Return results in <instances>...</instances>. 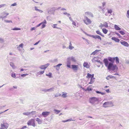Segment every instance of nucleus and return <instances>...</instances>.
<instances>
[{
    "mask_svg": "<svg viewBox=\"0 0 129 129\" xmlns=\"http://www.w3.org/2000/svg\"><path fill=\"white\" fill-rule=\"evenodd\" d=\"M52 74L51 73H49L48 74H46V76L49 77L50 78H51L52 77Z\"/></svg>",
    "mask_w": 129,
    "mask_h": 129,
    "instance_id": "nucleus-44",
    "label": "nucleus"
},
{
    "mask_svg": "<svg viewBox=\"0 0 129 129\" xmlns=\"http://www.w3.org/2000/svg\"><path fill=\"white\" fill-rule=\"evenodd\" d=\"M126 16L128 18H129V10H127V12Z\"/></svg>",
    "mask_w": 129,
    "mask_h": 129,
    "instance_id": "nucleus-53",
    "label": "nucleus"
},
{
    "mask_svg": "<svg viewBox=\"0 0 129 129\" xmlns=\"http://www.w3.org/2000/svg\"><path fill=\"white\" fill-rule=\"evenodd\" d=\"M103 25L104 26H105L106 27H107L108 26V23L106 22H104V23L103 24Z\"/></svg>",
    "mask_w": 129,
    "mask_h": 129,
    "instance_id": "nucleus-34",
    "label": "nucleus"
},
{
    "mask_svg": "<svg viewBox=\"0 0 129 129\" xmlns=\"http://www.w3.org/2000/svg\"><path fill=\"white\" fill-rule=\"evenodd\" d=\"M71 61L74 62H76V60L75 57H69Z\"/></svg>",
    "mask_w": 129,
    "mask_h": 129,
    "instance_id": "nucleus-25",
    "label": "nucleus"
},
{
    "mask_svg": "<svg viewBox=\"0 0 129 129\" xmlns=\"http://www.w3.org/2000/svg\"><path fill=\"white\" fill-rule=\"evenodd\" d=\"M120 43L121 44L124 46L126 47H128L129 46L128 44L126 42L123 41L121 42L120 41Z\"/></svg>",
    "mask_w": 129,
    "mask_h": 129,
    "instance_id": "nucleus-13",
    "label": "nucleus"
},
{
    "mask_svg": "<svg viewBox=\"0 0 129 129\" xmlns=\"http://www.w3.org/2000/svg\"><path fill=\"white\" fill-rule=\"evenodd\" d=\"M104 62L105 64V66L108 69L109 71L112 70L114 71L117 67L116 64L113 65V63L109 62L107 59H104Z\"/></svg>",
    "mask_w": 129,
    "mask_h": 129,
    "instance_id": "nucleus-1",
    "label": "nucleus"
},
{
    "mask_svg": "<svg viewBox=\"0 0 129 129\" xmlns=\"http://www.w3.org/2000/svg\"><path fill=\"white\" fill-rule=\"evenodd\" d=\"M20 29H21L20 28H15L11 29V30H20Z\"/></svg>",
    "mask_w": 129,
    "mask_h": 129,
    "instance_id": "nucleus-46",
    "label": "nucleus"
},
{
    "mask_svg": "<svg viewBox=\"0 0 129 129\" xmlns=\"http://www.w3.org/2000/svg\"><path fill=\"white\" fill-rule=\"evenodd\" d=\"M36 27H32L31 28V31H33V30H35L36 29Z\"/></svg>",
    "mask_w": 129,
    "mask_h": 129,
    "instance_id": "nucleus-63",
    "label": "nucleus"
},
{
    "mask_svg": "<svg viewBox=\"0 0 129 129\" xmlns=\"http://www.w3.org/2000/svg\"><path fill=\"white\" fill-rule=\"evenodd\" d=\"M62 65V64L59 63L55 66H54V67L57 70H58L60 69V67Z\"/></svg>",
    "mask_w": 129,
    "mask_h": 129,
    "instance_id": "nucleus-15",
    "label": "nucleus"
},
{
    "mask_svg": "<svg viewBox=\"0 0 129 129\" xmlns=\"http://www.w3.org/2000/svg\"><path fill=\"white\" fill-rule=\"evenodd\" d=\"M23 115L28 116L30 114V112H27L23 113Z\"/></svg>",
    "mask_w": 129,
    "mask_h": 129,
    "instance_id": "nucleus-32",
    "label": "nucleus"
},
{
    "mask_svg": "<svg viewBox=\"0 0 129 129\" xmlns=\"http://www.w3.org/2000/svg\"><path fill=\"white\" fill-rule=\"evenodd\" d=\"M95 78H91L90 82L89 83V84H93L95 81Z\"/></svg>",
    "mask_w": 129,
    "mask_h": 129,
    "instance_id": "nucleus-27",
    "label": "nucleus"
},
{
    "mask_svg": "<svg viewBox=\"0 0 129 129\" xmlns=\"http://www.w3.org/2000/svg\"><path fill=\"white\" fill-rule=\"evenodd\" d=\"M111 39L116 42H119L120 41V40L119 39L115 37H112L111 38Z\"/></svg>",
    "mask_w": 129,
    "mask_h": 129,
    "instance_id": "nucleus-21",
    "label": "nucleus"
},
{
    "mask_svg": "<svg viewBox=\"0 0 129 129\" xmlns=\"http://www.w3.org/2000/svg\"><path fill=\"white\" fill-rule=\"evenodd\" d=\"M4 21L7 23H12V22L11 20H4Z\"/></svg>",
    "mask_w": 129,
    "mask_h": 129,
    "instance_id": "nucleus-39",
    "label": "nucleus"
},
{
    "mask_svg": "<svg viewBox=\"0 0 129 129\" xmlns=\"http://www.w3.org/2000/svg\"><path fill=\"white\" fill-rule=\"evenodd\" d=\"M89 36L95 39H100V40H102L101 37L98 35H96V36H93L92 35H89Z\"/></svg>",
    "mask_w": 129,
    "mask_h": 129,
    "instance_id": "nucleus-10",
    "label": "nucleus"
},
{
    "mask_svg": "<svg viewBox=\"0 0 129 129\" xmlns=\"http://www.w3.org/2000/svg\"><path fill=\"white\" fill-rule=\"evenodd\" d=\"M114 105L111 102H107L104 103L103 104V106L105 108L112 107Z\"/></svg>",
    "mask_w": 129,
    "mask_h": 129,
    "instance_id": "nucleus-3",
    "label": "nucleus"
},
{
    "mask_svg": "<svg viewBox=\"0 0 129 129\" xmlns=\"http://www.w3.org/2000/svg\"><path fill=\"white\" fill-rule=\"evenodd\" d=\"M58 59L57 58H55L52 61V63H54L57 61Z\"/></svg>",
    "mask_w": 129,
    "mask_h": 129,
    "instance_id": "nucleus-49",
    "label": "nucleus"
},
{
    "mask_svg": "<svg viewBox=\"0 0 129 129\" xmlns=\"http://www.w3.org/2000/svg\"><path fill=\"white\" fill-rule=\"evenodd\" d=\"M74 48V47L73 46H69V48L70 50H72Z\"/></svg>",
    "mask_w": 129,
    "mask_h": 129,
    "instance_id": "nucleus-58",
    "label": "nucleus"
},
{
    "mask_svg": "<svg viewBox=\"0 0 129 129\" xmlns=\"http://www.w3.org/2000/svg\"><path fill=\"white\" fill-rule=\"evenodd\" d=\"M54 87H53L50 89H48V91L51 92L54 91Z\"/></svg>",
    "mask_w": 129,
    "mask_h": 129,
    "instance_id": "nucleus-30",
    "label": "nucleus"
},
{
    "mask_svg": "<svg viewBox=\"0 0 129 129\" xmlns=\"http://www.w3.org/2000/svg\"><path fill=\"white\" fill-rule=\"evenodd\" d=\"M72 68L74 71H77L78 70V66L77 65H72Z\"/></svg>",
    "mask_w": 129,
    "mask_h": 129,
    "instance_id": "nucleus-11",
    "label": "nucleus"
},
{
    "mask_svg": "<svg viewBox=\"0 0 129 129\" xmlns=\"http://www.w3.org/2000/svg\"><path fill=\"white\" fill-rule=\"evenodd\" d=\"M114 27L115 29L117 30H120L121 29L120 27L116 25H114Z\"/></svg>",
    "mask_w": 129,
    "mask_h": 129,
    "instance_id": "nucleus-26",
    "label": "nucleus"
},
{
    "mask_svg": "<svg viewBox=\"0 0 129 129\" xmlns=\"http://www.w3.org/2000/svg\"><path fill=\"white\" fill-rule=\"evenodd\" d=\"M57 24H54L53 25V27L54 28H57V29H61V30H62L61 29V28H60V27H57Z\"/></svg>",
    "mask_w": 129,
    "mask_h": 129,
    "instance_id": "nucleus-33",
    "label": "nucleus"
},
{
    "mask_svg": "<svg viewBox=\"0 0 129 129\" xmlns=\"http://www.w3.org/2000/svg\"><path fill=\"white\" fill-rule=\"evenodd\" d=\"M61 95L60 93H56L54 95V97H57L60 96Z\"/></svg>",
    "mask_w": 129,
    "mask_h": 129,
    "instance_id": "nucleus-40",
    "label": "nucleus"
},
{
    "mask_svg": "<svg viewBox=\"0 0 129 129\" xmlns=\"http://www.w3.org/2000/svg\"><path fill=\"white\" fill-rule=\"evenodd\" d=\"M36 119V121L39 124H40L42 123V121L41 119L39 118H37Z\"/></svg>",
    "mask_w": 129,
    "mask_h": 129,
    "instance_id": "nucleus-22",
    "label": "nucleus"
},
{
    "mask_svg": "<svg viewBox=\"0 0 129 129\" xmlns=\"http://www.w3.org/2000/svg\"><path fill=\"white\" fill-rule=\"evenodd\" d=\"M96 33L98 34H99L102 36V34L100 32V31L99 30H97L96 31Z\"/></svg>",
    "mask_w": 129,
    "mask_h": 129,
    "instance_id": "nucleus-48",
    "label": "nucleus"
},
{
    "mask_svg": "<svg viewBox=\"0 0 129 129\" xmlns=\"http://www.w3.org/2000/svg\"><path fill=\"white\" fill-rule=\"evenodd\" d=\"M54 8L53 7L52 8H48V13L50 14V12L51 10L52 9H54Z\"/></svg>",
    "mask_w": 129,
    "mask_h": 129,
    "instance_id": "nucleus-37",
    "label": "nucleus"
},
{
    "mask_svg": "<svg viewBox=\"0 0 129 129\" xmlns=\"http://www.w3.org/2000/svg\"><path fill=\"white\" fill-rule=\"evenodd\" d=\"M99 59L98 57H93L91 60V61L92 62H97Z\"/></svg>",
    "mask_w": 129,
    "mask_h": 129,
    "instance_id": "nucleus-14",
    "label": "nucleus"
},
{
    "mask_svg": "<svg viewBox=\"0 0 129 129\" xmlns=\"http://www.w3.org/2000/svg\"><path fill=\"white\" fill-rule=\"evenodd\" d=\"M104 26L103 24L102 23L100 24V25L99 26V27H100L101 28Z\"/></svg>",
    "mask_w": 129,
    "mask_h": 129,
    "instance_id": "nucleus-59",
    "label": "nucleus"
},
{
    "mask_svg": "<svg viewBox=\"0 0 129 129\" xmlns=\"http://www.w3.org/2000/svg\"><path fill=\"white\" fill-rule=\"evenodd\" d=\"M67 93H63L62 95H61V96L63 97V98H66L67 97Z\"/></svg>",
    "mask_w": 129,
    "mask_h": 129,
    "instance_id": "nucleus-38",
    "label": "nucleus"
},
{
    "mask_svg": "<svg viewBox=\"0 0 129 129\" xmlns=\"http://www.w3.org/2000/svg\"><path fill=\"white\" fill-rule=\"evenodd\" d=\"M34 127H35L36 126V124L35 123V121H33V122L32 123V124L31 125Z\"/></svg>",
    "mask_w": 129,
    "mask_h": 129,
    "instance_id": "nucleus-57",
    "label": "nucleus"
},
{
    "mask_svg": "<svg viewBox=\"0 0 129 129\" xmlns=\"http://www.w3.org/2000/svg\"><path fill=\"white\" fill-rule=\"evenodd\" d=\"M7 127H8L6 126L5 125L2 124L0 129H4L5 128H7Z\"/></svg>",
    "mask_w": 129,
    "mask_h": 129,
    "instance_id": "nucleus-28",
    "label": "nucleus"
},
{
    "mask_svg": "<svg viewBox=\"0 0 129 129\" xmlns=\"http://www.w3.org/2000/svg\"><path fill=\"white\" fill-rule=\"evenodd\" d=\"M9 14V13H6L5 12H3L1 13L0 18L2 19V20H3L4 18H7V16Z\"/></svg>",
    "mask_w": 129,
    "mask_h": 129,
    "instance_id": "nucleus-4",
    "label": "nucleus"
},
{
    "mask_svg": "<svg viewBox=\"0 0 129 129\" xmlns=\"http://www.w3.org/2000/svg\"><path fill=\"white\" fill-rule=\"evenodd\" d=\"M17 5V3H15L13 4H12L11 6H16Z\"/></svg>",
    "mask_w": 129,
    "mask_h": 129,
    "instance_id": "nucleus-55",
    "label": "nucleus"
},
{
    "mask_svg": "<svg viewBox=\"0 0 129 129\" xmlns=\"http://www.w3.org/2000/svg\"><path fill=\"white\" fill-rule=\"evenodd\" d=\"M42 25L41 26V29H43L45 28L46 26V24H47V22L45 19L44 20V21L41 23Z\"/></svg>",
    "mask_w": 129,
    "mask_h": 129,
    "instance_id": "nucleus-8",
    "label": "nucleus"
},
{
    "mask_svg": "<svg viewBox=\"0 0 129 129\" xmlns=\"http://www.w3.org/2000/svg\"><path fill=\"white\" fill-rule=\"evenodd\" d=\"M34 120L33 119H31L30 120L27 122V124L28 125H30L32 124V123L33 122V121H34Z\"/></svg>",
    "mask_w": 129,
    "mask_h": 129,
    "instance_id": "nucleus-17",
    "label": "nucleus"
},
{
    "mask_svg": "<svg viewBox=\"0 0 129 129\" xmlns=\"http://www.w3.org/2000/svg\"><path fill=\"white\" fill-rule=\"evenodd\" d=\"M95 91L96 92V93H98L102 95L104 94H105V93H103V92H101L99 91L96 90V91Z\"/></svg>",
    "mask_w": 129,
    "mask_h": 129,
    "instance_id": "nucleus-42",
    "label": "nucleus"
},
{
    "mask_svg": "<svg viewBox=\"0 0 129 129\" xmlns=\"http://www.w3.org/2000/svg\"><path fill=\"white\" fill-rule=\"evenodd\" d=\"M92 89L91 88H90L89 87H88L87 88V89L85 90L86 91L87 90L88 91H92Z\"/></svg>",
    "mask_w": 129,
    "mask_h": 129,
    "instance_id": "nucleus-47",
    "label": "nucleus"
},
{
    "mask_svg": "<svg viewBox=\"0 0 129 129\" xmlns=\"http://www.w3.org/2000/svg\"><path fill=\"white\" fill-rule=\"evenodd\" d=\"M44 71L38 72H37V73L36 74V75L37 76H38L39 75L43 74L44 73Z\"/></svg>",
    "mask_w": 129,
    "mask_h": 129,
    "instance_id": "nucleus-23",
    "label": "nucleus"
},
{
    "mask_svg": "<svg viewBox=\"0 0 129 129\" xmlns=\"http://www.w3.org/2000/svg\"><path fill=\"white\" fill-rule=\"evenodd\" d=\"M103 32L105 34H106L108 32V30L105 28H103L102 29Z\"/></svg>",
    "mask_w": 129,
    "mask_h": 129,
    "instance_id": "nucleus-35",
    "label": "nucleus"
},
{
    "mask_svg": "<svg viewBox=\"0 0 129 129\" xmlns=\"http://www.w3.org/2000/svg\"><path fill=\"white\" fill-rule=\"evenodd\" d=\"M83 66L84 67H86L87 68H89V65L88 63L87 62H84V63Z\"/></svg>",
    "mask_w": 129,
    "mask_h": 129,
    "instance_id": "nucleus-20",
    "label": "nucleus"
},
{
    "mask_svg": "<svg viewBox=\"0 0 129 129\" xmlns=\"http://www.w3.org/2000/svg\"><path fill=\"white\" fill-rule=\"evenodd\" d=\"M116 77H114L112 75H108L106 78V79L107 80H109L110 79H116Z\"/></svg>",
    "mask_w": 129,
    "mask_h": 129,
    "instance_id": "nucleus-12",
    "label": "nucleus"
},
{
    "mask_svg": "<svg viewBox=\"0 0 129 129\" xmlns=\"http://www.w3.org/2000/svg\"><path fill=\"white\" fill-rule=\"evenodd\" d=\"M50 112H42V115L44 117H46L50 114Z\"/></svg>",
    "mask_w": 129,
    "mask_h": 129,
    "instance_id": "nucleus-7",
    "label": "nucleus"
},
{
    "mask_svg": "<svg viewBox=\"0 0 129 129\" xmlns=\"http://www.w3.org/2000/svg\"><path fill=\"white\" fill-rule=\"evenodd\" d=\"M107 12H108V13H110V14H111L112 12V10L111 9H107Z\"/></svg>",
    "mask_w": 129,
    "mask_h": 129,
    "instance_id": "nucleus-36",
    "label": "nucleus"
},
{
    "mask_svg": "<svg viewBox=\"0 0 129 129\" xmlns=\"http://www.w3.org/2000/svg\"><path fill=\"white\" fill-rule=\"evenodd\" d=\"M50 65L49 63H47L45 65H41L40 66L39 68L42 70H45Z\"/></svg>",
    "mask_w": 129,
    "mask_h": 129,
    "instance_id": "nucleus-6",
    "label": "nucleus"
},
{
    "mask_svg": "<svg viewBox=\"0 0 129 129\" xmlns=\"http://www.w3.org/2000/svg\"><path fill=\"white\" fill-rule=\"evenodd\" d=\"M101 51V50H96L94 51L92 53H91L90 54L91 55H94L96 54H97V53Z\"/></svg>",
    "mask_w": 129,
    "mask_h": 129,
    "instance_id": "nucleus-16",
    "label": "nucleus"
},
{
    "mask_svg": "<svg viewBox=\"0 0 129 129\" xmlns=\"http://www.w3.org/2000/svg\"><path fill=\"white\" fill-rule=\"evenodd\" d=\"M54 111L55 112H56V114H57L58 113H59L60 111V110H56V109H54Z\"/></svg>",
    "mask_w": 129,
    "mask_h": 129,
    "instance_id": "nucleus-51",
    "label": "nucleus"
},
{
    "mask_svg": "<svg viewBox=\"0 0 129 129\" xmlns=\"http://www.w3.org/2000/svg\"><path fill=\"white\" fill-rule=\"evenodd\" d=\"M115 34L117 35L120 38L121 37V36H120V34L118 33H115Z\"/></svg>",
    "mask_w": 129,
    "mask_h": 129,
    "instance_id": "nucleus-62",
    "label": "nucleus"
},
{
    "mask_svg": "<svg viewBox=\"0 0 129 129\" xmlns=\"http://www.w3.org/2000/svg\"><path fill=\"white\" fill-rule=\"evenodd\" d=\"M106 4V3L105 2H103L102 3V6L103 7H104L105 5Z\"/></svg>",
    "mask_w": 129,
    "mask_h": 129,
    "instance_id": "nucleus-64",
    "label": "nucleus"
},
{
    "mask_svg": "<svg viewBox=\"0 0 129 129\" xmlns=\"http://www.w3.org/2000/svg\"><path fill=\"white\" fill-rule=\"evenodd\" d=\"M10 65L12 67L13 69H15L16 68V67L15 66L14 63L12 62H10Z\"/></svg>",
    "mask_w": 129,
    "mask_h": 129,
    "instance_id": "nucleus-24",
    "label": "nucleus"
},
{
    "mask_svg": "<svg viewBox=\"0 0 129 129\" xmlns=\"http://www.w3.org/2000/svg\"><path fill=\"white\" fill-rule=\"evenodd\" d=\"M23 44L22 43L19 46L17 47V49L19 51H20L21 49L20 48H23Z\"/></svg>",
    "mask_w": 129,
    "mask_h": 129,
    "instance_id": "nucleus-18",
    "label": "nucleus"
},
{
    "mask_svg": "<svg viewBox=\"0 0 129 129\" xmlns=\"http://www.w3.org/2000/svg\"><path fill=\"white\" fill-rule=\"evenodd\" d=\"M119 32L120 34H121V35H124L125 34V33L124 32H123V31H119Z\"/></svg>",
    "mask_w": 129,
    "mask_h": 129,
    "instance_id": "nucleus-52",
    "label": "nucleus"
},
{
    "mask_svg": "<svg viewBox=\"0 0 129 129\" xmlns=\"http://www.w3.org/2000/svg\"><path fill=\"white\" fill-rule=\"evenodd\" d=\"M6 4H3L2 5H0V8L4 7V6H6Z\"/></svg>",
    "mask_w": 129,
    "mask_h": 129,
    "instance_id": "nucleus-54",
    "label": "nucleus"
},
{
    "mask_svg": "<svg viewBox=\"0 0 129 129\" xmlns=\"http://www.w3.org/2000/svg\"><path fill=\"white\" fill-rule=\"evenodd\" d=\"M30 114L34 115L35 114L36 112L35 111H32L31 112H30Z\"/></svg>",
    "mask_w": 129,
    "mask_h": 129,
    "instance_id": "nucleus-50",
    "label": "nucleus"
},
{
    "mask_svg": "<svg viewBox=\"0 0 129 129\" xmlns=\"http://www.w3.org/2000/svg\"><path fill=\"white\" fill-rule=\"evenodd\" d=\"M85 14L86 15L89 17H93L92 14L90 12H86L85 13Z\"/></svg>",
    "mask_w": 129,
    "mask_h": 129,
    "instance_id": "nucleus-9",
    "label": "nucleus"
},
{
    "mask_svg": "<svg viewBox=\"0 0 129 129\" xmlns=\"http://www.w3.org/2000/svg\"><path fill=\"white\" fill-rule=\"evenodd\" d=\"M40 42V40H39L38 42L34 44V45H37L38 43Z\"/></svg>",
    "mask_w": 129,
    "mask_h": 129,
    "instance_id": "nucleus-60",
    "label": "nucleus"
},
{
    "mask_svg": "<svg viewBox=\"0 0 129 129\" xmlns=\"http://www.w3.org/2000/svg\"><path fill=\"white\" fill-rule=\"evenodd\" d=\"M91 75L89 73H88L87 74V75L86 76V78H91Z\"/></svg>",
    "mask_w": 129,
    "mask_h": 129,
    "instance_id": "nucleus-41",
    "label": "nucleus"
},
{
    "mask_svg": "<svg viewBox=\"0 0 129 129\" xmlns=\"http://www.w3.org/2000/svg\"><path fill=\"white\" fill-rule=\"evenodd\" d=\"M108 60L109 61L113 63V62L115 60V58L109 57L108 58Z\"/></svg>",
    "mask_w": 129,
    "mask_h": 129,
    "instance_id": "nucleus-19",
    "label": "nucleus"
},
{
    "mask_svg": "<svg viewBox=\"0 0 129 129\" xmlns=\"http://www.w3.org/2000/svg\"><path fill=\"white\" fill-rule=\"evenodd\" d=\"M71 60L70 59L69 57L67 59V63L71 64Z\"/></svg>",
    "mask_w": 129,
    "mask_h": 129,
    "instance_id": "nucleus-43",
    "label": "nucleus"
},
{
    "mask_svg": "<svg viewBox=\"0 0 129 129\" xmlns=\"http://www.w3.org/2000/svg\"><path fill=\"white\" fill-rule=\"evenodd\" d=\"M63 14L64 15H67L68 17H69V16L70 15V14L68 13L67 12H65L63 13Z\"/></svg>",
    "mask_w": 129,
    "mask_h": 129,
    "instance_id": "nucleus-56",
    "label": "nucleus"
},
{
    "mask_svg": "<svg viewBox=\"0 0 129 129\" xmlns=\"http://www.w3.org/2000/svg\"><path fill=\"white\" fill-rule=\"evenodd\" d=\"M4 39L2 38H0V43H3L4 42Z\"/></svg>",
    "mask_w": 129,
    "mask_h": 129,
    "instance_id": "nucleus-45",
    "label": "nucleus"
},
{
    "mask_svg": "<svg viewBox=\"0 0 129 129\" xmlns=\"http://www.w3.org/2000/svg\"><path fill=\"white\" fill-rule=\"evenodd\" d=\"M86 20H84V22L86 25H88L91 23V21L89 19L87 16H85L84 17Z\"/></svg>",
    "mask_w": 129,
    "mask_h": 129,
    "instance_id": "nucleus-5",
    "label": "nucleus"
},
{
    "mask_svg": "<svg viewBox=\"0 0 129 129\" xmlns=\"http://www.w3.org/2000/svg\"><path fill=\"white\" fill-rule=\"evenodd\" d=\"M67 66L69 68H71V66L70 65V64H69V63H67Z\"/></svg>",
    "mask_w": 129,
    "mask_h": 129,
    "instance_id": "nucleus-61",
    "label": "nucleus"
},
{
    "mask_svg": "<svg viewBox=\"0 0 129 129\" xmlns=\"http://www.w3.org/2000/svg\"><path fill=\"white\" fill-rule=\"evenodd\" d=\"M11 76L15 78H18V77H16V74L15 73H13L11 74Z\"/></svg>",
    "mask_w": 129,
    "mask_h": 129,
    "instance_id": "nucleus-29",
    "label": "nucleus"
},
{
    "mask_svg": "<svg viewBox=\"0 0 129 129\" xmlns=\"http://www.w3.org/2000/svg\"><path fill=\"white\" fill-rule=\"evenodd\" d=\"M115 59L116 60V63L118 64V63L119 62V59L118 57H115Z\"/></svg>",
    "mask_w": 129,
    "mask_h": 129,
    "instance_id": "nucleus-31",
    "label": "nucleus"
},
{
    "mask_svg": "<svg viewBox=\"0 0 129 129\" xmlns=\"http://www.w3.org/2000/svg\"><path fill=\"white\" fill-rule=\"evenodd\" d=\"M99 100V99L98 98L93 97L90 98L89 101L90 103L92 104H94L98 102Z\"/></svg>",
    "mask_w": 129,
    "mask_h": 129,
    "instance_id": "nucleus-2",
    "label": "nucleus"
}]
</instances>
